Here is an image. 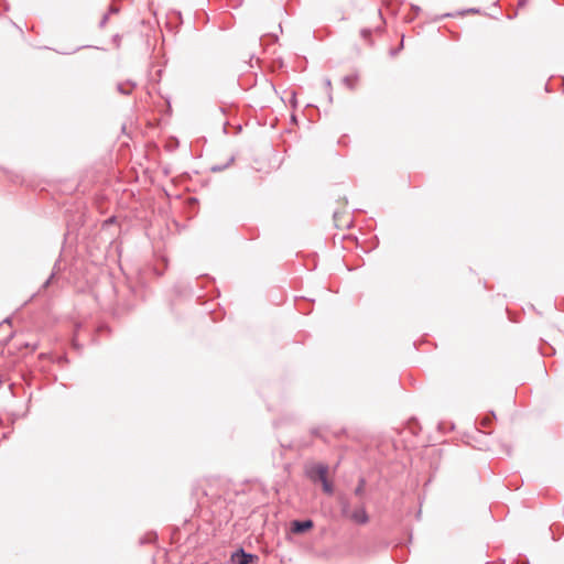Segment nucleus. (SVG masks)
Returning <instances> with one entry per match:
<instances>
[{
    "label": "nucleus",
    "instance_id": "1",
    "mask_svg": "<svg viewBox=\"0 0 564 564\" xmlns=\"http://www.w3.org/2000/svg\"><path fill=\"white\" fill-rule=\"evenodd\" d=\"M258 560V555L246 553L243 549H238L230 556V561L232 564H250Z\"/></svg>",
    "mask_w": 564,
    "mask_h": 564
},
{
    "label": "nucleus",
    "instance_id": "2",
    "mask_svg": "<svg viewBox=\"0 0 564 564\" xmlns=\"http://www.w3.org/2000/svg\"><path fill=\"white\" fill-rule=\"evenodd\" d=\"M328 467L325 464H315L311 466L306 473L313 481H322L327 478Z\"/></svg>",
    "mask_w": 564,
    "mask_h": 564
},
{
    "label": "nucleus",
    "instance_id": "3",
    "mask_svg": "<svg viewBox=\"0 0 564 564\" xmlns=\"http://www.w3.org/2000/svg\"><path fill=\"white\" fill-rule=\"evenodd\" d=\"M349 518L358 523V524H365L369 521V517L367 514V511L365 507L356 508L350 514Z\"/></svg>",
    "mask_w": 564,
    "mask_h": 564
},
{
    "label": "nucleus",
    "instance_id": "4",
    "mask_svg": "<svg viewBox=\"0 0 564 564\" xmlns=\"http://www.w3.org/2000/svg\"><path fill=\"white\" fill-rule=\"evenodd\" d=\"M313 521L312 520H305V521H293L292 522V532L300 534L304 533L305 531L313 528Z\"/></svg>",
    "mask_w": 564,
    "mask_h": 564
},
{
    "label": "nucleus",
    "instance_id": "5",
    "mask_svg": "<svg viewBox=\"0 0 564 564\" xmlns=\"http://www.w3.org/2000/svg\"><path fill=\"white\" fill-rule=\"evenodd\" d=\"M134 88L135 84L130 80L117 85V90L122 95H130Z\"/></svg>",
    "mask_w": 564,
    "mask_h": 564
},
{
    "label": "nucleus",
    "instance_id": "6",
    "mask_svg": "<svg viewBox=\"0 0 564 564\" xmlns=\"http://www.w3.org/2000/svg\"><path fill=\"white\" fill-rule=\"evenodd\" d=\"M234 160H235L234 154H230L226 163H224V164H215L214 167H213V171L216 172V171L225 170Z\"/></svg>",
    "mask_w": 564,
    "mask_h": 564
},
{
    "label": "nucleus",
    "instance_id": "7",
    "mask_svg": "<svg viewBox=\"0 0 564 564\" xmlns=\"http://www.w3.org/2000/svg\"><path fill=\"white\" fill-rule=\"evenodd\" d=\"M322 485H323V490L328 494V495H332L333 494V485L328 481L327 478L323 479L322 481Z\"/></svg>",
    "mask_w": 564,
    "mask_h": 564
},
{
    "label": "nucleus",
    "instance_id": "8",
    "mask_svg": "<svg viewBox=\"0 0 564 564\" xmlns=\"http://www.w3.org/2000/svg\"><path fill=\"white\" fill-rule=\"evenodd\" d=\"M219 113L224 117V119L221 120V123L224 126V132L226 133L225 111H224L223 107L219 108Z\"/></svg>",
    "mask_w": 564,
    "mask_h": 564
},
{
    "label": "nucleus",
    "instance_id": "9",
    "mask_svg": "<svg viewBox=\"0 0 564 564\" xmlns=\"http://www.w3.org/2000/svg\"><path fill=\"white\" fill-rule=\"evenodd\" d=\"M490 419L489 417H484L480 422V425L484 426V427H487L489 424H490Z\"/></svg>",
    "mask_w": 564,
    "mask_h": 564
},
{
    "label": "nucleus",
    "instance_id": "10",
    "mask_svg": "<svg viewBox=\"0 0 564 564\" xmlns=\"http://www.w3.org/2000/svg\"><path fill=\"white\" fill-rule=\"evenodd\" d=\"M369 34H370V31H368V30H362V31H361V35H362L364 37L368 36Z\"/></svg>",
    "mask_w": 564,
    "mask_h": 564
},
{
    "label": "nucleus",
    "instance_id": "11",
    "mask_svg": "<svg viewBox=\"0 0 564 564\" xmlns=\"http://www.w3.org/2000/svg\"><path fill=\"white\" fill-rule=\"evenodd\" d=\"M361 489H362V487H361V486H359V487L356 489V494H360V492H361Z\"/></svg>",
    "mask_w": 564,
    "mask_h": 564
},
{
    "label": "nucleus",
    "instance_id": "12",
    "mask_svg": "<svg viewBox=\"0 0 564 564\" xmlns=\"http://www.w3.org/2000/svg\"><path fill=\"white\" fill-rule=\"evenodd\" d=\"M52 278H53V275H51V278H50L48 280H46V282H45L44 286H46V285L50 283V281H51V279H52Z\"/></svg>",
    "mask_w": 564,
    "mask_h": 564
}]
</instances>
